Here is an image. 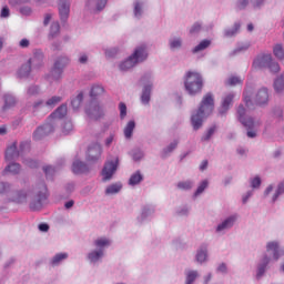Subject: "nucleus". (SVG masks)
<instances>
[{
	"mask_svg": "<svg viewBox=\"0 0 284 284\" xmlns=\"http://www.w3.org/2000/svg\"><path fill=\"white\" fill-rule=\"evenodd\" d=\"M212 112H214V95L206 93L201 101L199 110L191 116L193 130H200L203 125V119H207Z\"/></svg>",
	"mask_w": 284,
	"mask_h": 284,
	"instance_id": "f257e3e1",
	"label": "nucleus"
},
{
	"mask_svg": "<svg viewBox=\"0 0 284 284\" xmlns=\"http://www.w3.org/2000/svg\"><path fill=\"white\" fill-rule=\"evenodd\" d=\"M184 87L189 94H199L203 90V77L199 72H186Z\"/></svg>",
	"mask_w": 284,
	"mask_h": 284,
	"instance_id": "f03ea898",
	"label": "nucleus"
},
{
	"mask_svg": "<svg viewBox=\"0 0 284 284\" xmlns=\"http://www.w3.org/2000/svg\"><path fill=\"white\" fill-rule=\"evenodd\" d=\"M145 59H148V51L145 50V47H139L135 49L134 53L129 57V59L120 64V70L122 72L131 70V68H134L136 63H142Z\"/></svg>",
	"mask_w": 284,
	"mask_h": 284,
	"instance_id": "7ed1b4c3",
	"label": "nucleus"
},
{
	"mask_svg": "<svg viewBox=\"0 0 284 284\" xmlns=\"http://www.w3.org/2000/svg\"><path fill=\"white\" fill-rule=\"evenodd\" d=\"M245 106H243V104H241L237 108V116H239V121L242 123V125H244V128H246L247 130V136L248 139H255L256 136V129L261 125V122H254V120L252 118H245Z\"/></svg>",
	"mask_w": 284,
	"mask_h": 284,
	"instance_id": "20e7f679",
	"label": "nucleus"
},
{
	"mask_svg": "<svg viewBox=\"0 0 284 284\" xmlns=\"http://www.w3.org/2000/svg\"><path fill=\"white\" fill-rule=\"evenodd\" d=\"M30 151V143L22 142L20 144V151H17V142H13L6 151V161H14V159H19L21 154Z\"/></svg>",
	"mask_w": 284,
	"mask_h": 284,
	"instance_id": "39448f33",
	"label": "nucleus"
},
{
	"mask_svg": "<svg viewBox=\"0 0 284 284\" xmlns=\"http://www.w3.org/2000/svg\"><path fill=\"white\" fill-rule=\"evenodd\" d=\"M85 112L89 119H92L93 121H99V119H101L105 114V112L103 111V108H101V105L94 102H91L89 104Z\"/></svg>",
	"mask_w": 284,
	"mask_h": 284,
	"instance_id": "423d86ee",
	"label": "nucleus"
},
{
	"mask_svg": "<svg viewBox=\"0 0 284 284\" xmlns=\"http://www.w3.org/2000/svg\"><path fill=\"white\" fill-rule=\"evenodd\" d=\"M102 152H103V149L101 148V144L99 143L92 144L88 149L87 161H89V163H97V161L101 159Z\"/></svg>",
	"mask_w": 284,
	"mask_h": 284,
	"instance_id": "0eeeda50",
	"label": "nucleus"
},
{
	"mask_svg": "<svg viewBox=\"0 0 284 284\" xmlns=\"http://www.w3.org/2000/svg\"><path fill=\"white\" fill-rule=\"evenodd\" d=\"M118 165H119V158H116L114 161L106 162L104 164V168L102 170L103 181H110V179H112V176L114 175V172H116Z\"/></svg>",
	"mask_w": 284,
	"mask_h": 284,
	"instance_id": "6e6552de",
	"label": "nucleus"
},
{
	"mask_svg": "<svg viewBox=\"0 0 284 284\" xmlns=\"http://www.w3.org/2000/svg\"><path fill=\"white\" fill-rule=\"evenodd\" d=\"M54 132V126L50 123H45L41 126H39L34 132H33V139L34 141H41L44 136H48V134H52Z\"/></svg>",
	"mask_w": 284,
	"mask_h": 284,
	"instance_id": "1a4fd4ad",
	"label": "nucleus"
},
{
	"mask_svg": "<svg viewBox=\"0 0 284 284\" xmlns=\"http://www.w3.org/2000/svg\"><path fill=\"white\" fill-rule=\"evenodd\" d=\"M270 63H272V54H261L253 61V68L255 70L270 68Z\"/></svg>",
	"mask_w": 284,
	"mask_h": 284,
	"instance_id": "9d476101",
	"label": "nucleus"
},
{
	"mask_svg": "<svg viewBox=\"0 0 284 284\" xmlns=\"http://www.w3.org/2000/svg\"><path fill=\"white\" fill-rule=\"evenodd\" d=\"M29 64L33 69H39L43 65V52L40 50H36L33 55L28 60Z\"/></svg>",
	"mask_w": 284,
	"mask_h": 284,
	"instance_id": "9b49d317",
	"label": "nucleus"
},
{
	"mask_svg": "<svg viewBox=\"0 0 284 284\" xmlns=\"http://www.w3.org/2000/svg\"><path fill=\"white\" fill-rule=\"evenodd\" d=\"M59 13L61 21H67L70 16V2L68 0L59 1Z\"/></svg>",
	"mask_w": 284,
	"mask_h": 284,
	"instance_id": "f8f14e48",
	"label": "nucleus"
},
{
	"mask_svg": "<svg viewBox=\"0 0 284 284\" xmlns=\"http://www.w3.org/2000/svg\"><path fill=\"white\" fill-rule=\"evenodd\" d=\"M65 63H68L67 58H62L61 60L55 61L54 67L51 71V74L54 79H60L61 78V74L63 73V65Z\"/></svg>",
	"mask_w": 284,
	"mask_h": 284,
	"instance_id": "ddd939ff",
	"label": "nucleus"
},
{
	"mask_svg": "<svg viewBox=\"0 0 284 284\" xmlns=\"http://www.w3.org/2000/svg\"><path fill=\"white\" fill-rule=\"evenodd\" d=\"M270 101V93L267 89L262 88L255 95L256 105H265Z\"/></svg>",
	"mask_w": 284,
	"mask_h": 284,
	"instance_id": "4468645a",
	"label": "nucleus"
},
{
	"mask_svg": "<svg viewBox=\"0 0 284 284\" xmlns=\"http://www.w3.org/2000/svg\"><path fill=\"white\" fill-rule=\"evenodd\" d=\"M232 101H234V93H229L223 98L220 114H225L230 110Z\"/></svg>",
	"mask_w": 284,
	"mask_h": 284,
	"instance_id": "2eb2a0df",
	"label": "nucleus"
},
{
	"mask_svg": "<svg viewBox=\"0 0 284 284\" xmlns=\"http://www.w3.org/2000/svg\"><path fill=\"white\" fill-rule=\"evenodd\" d=\"M68 114V105H60L53 113L50 114V119H63Z\"/></svg>",
	"mask_w": 284,
	"mask_h": 284,
	"instance_id": "dca6fc26",
	"label": "nucleus"
},
{
	"mask_svg": "<svg viewBox=\"0 0 284 284\" xmlns=\"http://www.w3.org/2000/svg\"><path fill=\"white\" fill-rule=\"evenodd\" d=\"M63 99L59 95H53L52 98H50L47 102V111L50 112L52 110H54V108H57V105H59V103H61Z\"/></svg>",
	"mask_w": 284,
	"mask_h": 284,
	"instance_id": "f3484780",
	"label": "nucleus"
},
{
	"mask_svg": "<svg viewBox=\"0 0 284 284\" xmlns=\"http://www.w3.org/2000/svg\"><path fill=\"white\" fill-rule=\"evenodd\" d=\"M88 171V165L81 161H74L72 165L73 174H83Z\"/></svg>",
	"mask_w": 284,
	"mask_h": 284,
	"instance_id": "a211bd4d",
	"label": "nucleus"
},
{
	"mask_svg": "<svg viewBox=\"0 0 284 284\" xmlns=\"http://www.w3.org/2000/svg\"><path fill=\"white\" fill-rule=\"evenodd\" d=\"M32 72V67L29 64V62L21 65V68L18 71V77L20 79H27V77H30V73Z\"/></svg>",
	"mask_w": 284,
	"mask_h": 284,
	"instance_id": "6ab92c4d",
	"label": "nucleus"
},
{
	"mask_svg": "<svg viewBox=\"0 0 284 284\" xmlns=\"http://www.w3.org/2000/svg\"><path fill=\"white\" fill-rule=\"evenodd\" d=\"M234 221H236V216H231L226 219L224 222H222L220 225H217L216 231L223 232V230H230L232 225H234Z\"/></svg>",
	"mask_w": 284,
	"mask_h": 284,
	"instance_id": "aec40b11",
	"label": "nucleus"
},
{
	"mask_svg": "<svg viewBox=\"0 0 284 284\" xmlns=\"http://www.w3.org/2000/svg\"><path fill=\"white\" fill-rule=\"evenodd\" d=\"M266 251L272 252L274 261H278V242H268Z\"/></svg>",
	"mask_w": 284,
	"mask_h": 284,
	"instance_id": "412c9836",
	"label": "nucleus"
},
{
	"mask_svg": "<svg viewBox=\"0 0 284 284\" xmlns=\"http://www.w3.org/2000/svg\"><path fill=\"white\" fill-rule=\"evenodd\" d=\"M8 172L10 174H19V172H21V164L11 163V164L7 165L4 171H3V174H8Z\"/></svg>",
	"mask_w": 284,
	"mask_h": 284,
	"instance_id": "4be33fe9",
	"label": "nucleus"
},
{
	"mask_svg": "<svg viewBox=\"0 0 284 284\" xmlns=\"http://www.w3.org/2000/svg\"><path fill=\"white\" fill-rule=\"evenodd\" d=\"M32 112H48V106L43 100H39L32 104Z\"/></svg>",
	"mask_w": 284,
	"mask_h": 284,
	"instance_id": "5701e85b",
	"label": "nucleus"
},
{
	"mask_svg": "<svg viewBox=\"0 0 284 284\" xmlns=\"http://www.w3.org/2000/svg\"><path fill=\"white\" fill-rule=\"evenodd\" d=\"M134 128H136V123L134 121H129L126 126L124 128L125 139H132V133L134 132Z\"/></svg>",
	"mask_w": 284,
	"mask_h": 284,
	"instance_id": "b1692460",
	"label": "nucleus"
},
{
	"mask_svg": "<svg viewBox=\"0 0 284 284\" xmlns=\"http://www.w3.org/2000/svg\"><path fill=\"white\" fill-rule=\"evenodd\" d=\"M108 4V0H89V6H95V11L101 12Z\"/></svg>",
	"mask_w": 284,
	"mask_h": 284,
	"instance_id": "393cba45",
	"label": "nucleus"
},
{
	"mask_svg": "<svg viewBox=\"0 0 284 284\" xmlns=\"http://www.w3.org/2000/svg\"><path fill=\"white\" fill-rule=\"evenodd\" d=\"M273 54L274 57H276V59H278L280 61H283L284 59V49H283V44H275L273 47Z\"/></svg>",
	"mask_w": 284,
	"mask_h": 284,
	"instance_id": "a878e982",
	"label": "nucleus"
},
{
	"mask_svg": "<svg viewBox=\"0 0 284 284\" xmlns=\"http://www.w3.org/2000/svg\"><path fill=\"white\" fill-rule=\"evenodd\" d=\"M151 92H152V85L144 87L143 92H142V97H141L142 103H144V104L150 103Z\"/></svg>",
	"mask_w": 284,
	"mask_h": 284,
	"instance_id": "bb28decb",
	"label": "nucleus"
},
{
	"mask_svg": "<svg viewBox=\"0 0 284 284\" xmlns=\"http://www.w3.org/2000/svg\"><path fill=\"white\" fill-rule=\"evenodd\" d=\"M61 30V26L59 22H53L50 28L49 38L54 39L55 37H59V32Z\"/></svg>",
	"mask_w": 284,
	"mask_h": 284,
	"instance_id": "cd10ccee",
	"label": "nucleus"
},
{
	"mask_svg": "<svg viewBox=\"0 0 284 284\" xmlns=\"http://www.w3.org/2000/svg\"><path fill=\"white\" fill-rule=\"evenodd\" d=\"M210 40H202L195 48H193V54H196V52H202V50H206V48H210Z\"/></svg>",
	"mask_w": 284,
	"mask_h": 284,
	"instance_id": "c85d7f7f",
	"label": "nucleus"
},
{
	"mask_svg": "<svg viewBox=\"0 0 284 284\" xmlns=\"http://www.w3.org/2000/svg\"><path fill=\"white\" fill-rule=\"evenodd\" d=\"M83 103V93H79L75 98L71 100V105L73 110H79Z\"/></svg>",
	"mask_w": 284,
	"mask_h": 284,
	"instance_id": "c756f323",
	"label": "nucleus"
},
{
	"mask_svg": "<svg viewBox=\"0 0 284 284\" xmlns=\"http://www.w3.org/2000/svg\"><path fill=\"white\" fill-rule=\"evenodd\" d=\"M102 256L103 250L100 248L99 251H92L91 253H89L88 258L92 263H97V261H99V258H101Z\"/></svg>",
	"mask_w": 284,
	"mask_h": 284,
	"instance_id": "7c9ffc66",
	"label": "nucleus"
},
{
	"mask_svg": "<svg viewBox=\"0 0 284 284\" xmlns=\"http://www.w3.org/2000/svg\"><path fill=\"white\" fill-rule=\"evenodd\" d=\"M143 181V175H141V172H135L134 174L131 175L129 180L130 185H139L140 182Z\"/></svg>",
	"mask_w": 284,
	"mask_h": 284,
	"instance_id": "2f4dec72",
	"label": "nucleus"
},
{
	"mask_svg": "<svg viewBox=\"0 0 284 284\" xmlns=\"http://www.w3.org/2000/svg\"><path fill=\"white\" fill-rule=\"evenodd\" d=\"M270 263V258H267V256H265L263 258V263L260 264L258 268H257V278H261V276H263L265 274V268L267 267V264Z\"/></svg>",
	"mask_w": 284,
	"mask_h": 284,
	"instance_id": "473e14b6",
	"label": "nucleus"
},
{
	"mask_svg": "<svg viewBox=\"0 0 284 284\" xmlns=\"http://www.w3.org/2000/svg\"><path fill=\"white\" fill-rule=\"evenodd\" d=\"M103 92H105L103 87L97 84V85L92 87L90 94H91L92 99H95V97H101V94H103Z\"/></svg>",
	"mask_w": 284,
	"mask_h": 284,
	"instance_id": "72a5a7b5",
	"label": "nucleus"
},
{
	"mask_svg": "<svg viewBox=\"0 0 284 284\" xmlns=\"http://www.w3.org/2000/svg\"><path fill=\"white\" fill-rule=\"evenodd\" d=\"M14 103H17V101L14 100V97L6 95L3 110H10V108H13Z\"/></svg>",
	"mask_w": 284,
	"mask_h": 284,
	"instance_id": "f704fd0d",
	"label": "nucleus"
},
{
	"mask_svg": "<svg viewBox=\"0 0 284 284\" xmlns=\"http://www.w3.org/2000/svg\"><path fill=\"white\" fill-rule=\"evenodd\" d=\"M121 184H111L106 187L105 194H119L121 192Z\"/></svg>",
	"mask_w": 284,
	"mask_h": 284,
	"instance_id": "c9c22d12",
	"label": "nucleus"
},
{
	"mask_svg": "<svg viewBox=\"0 0 284 284\" xmlns=\"http://www.w3.org/2000/svg\"><path fill=\"white\" fill-rule=\"evenodd\" d=\"M65 258H68V253H58L52 258L51 264L52 265H59V263H61V261H65Z\"/></svg>",
	"mask_w": 284,
	"mask_h": 284,
	"instance_id": "e433bc0d",
	"label": "nucleus"
},
{
	"mask_svg": "<svg viewBox=\"0 0 284 284\" xmlns=\"http://www.w3.org/2000/svg\"><path fill=\"white\" fill-rule=\"evenodd\" d=\"M94 245L95 247H100V250H103V247H108L110 245V240L105 237H100L95 240Z\"/></svg>",
	"mask_w": 284,
	"mask_h": 284,
	"instance_id": "4c0bfd02",
	"label": "nucleus"
},
{
	"mask_svg": "<svg viewBox=\"0 0 284 284\" xmlns=\"http://www.w3.org/2000/svg\"><path fill=\"white\" fill-rule=\"evenodd\" d=\"M196 261L197 263H205L207 261V248L197 251Z\"/></svg>",
	"mask_w": 284,
	"mask_h": 284,
	"instance_id": "58836bf2",
	"label": "nucleus"
},
{
	"mask_svg": "<svg viewBox=\"0 0 284 284\" xmlns=\"http://www.w3.org/2000/svg\"><path fill=\"white\" fill-rule=\"evenodd\" d=\"M283 88H284V78L283 77L277 78L274 82L275 92H277V93L283 92Z\"/></svg>",
	"mask_w": 284,
	"mask_h": 284,
	"instance_id": "ea45409f",
	"label": "nucleus"
},
{
	"mask_svg": "<svg viewBox=\"0 0 284 284\" xmlns=\"http://www.w3.org/2000/svg\"><path fill=\"white\" fill-rule=\"evenodd\" d=\"M268 70L270 72H273L274 74H276V72H281V65H278V62L274 61V59L271 58Z\"/></svg>",
	"mask_w": 284,
	"mask_h": 284,
	"instance_id": "a19ab883",
	"label": "nucleus"
},
{
	"mask_svg": "<svg viewBox=\"0 0 284 284\" xmlns=\"http://www.w3.org/2000/svg\"><path fill=\"white\" fill-rule=\"evenodd\" d=\"M199 277V272L189 271L186 274V284H192Z\"/></svg>",
	"mask_w": 284,
	"mask_h": 284,
	"instance_id": "79ce46f5",
	"label": "nucleus"
},
{
	"mask_svg": "<svg viewBox=\"0 0 284 284\" xmlns=\"http://www.w3.org/2000/svg\"><path fill=\"white\" fill-rule=\"evenodd\" d=\"M209 183L207 180H204L197 187V190L195 191V196H199V194H203V192H205V189L207 187Z\"/></svg>",
	"mask_w": 284,
	"mask_h": 284,
	"instance_id": "37998d69",
	"label": "nucleus"
},
{
	"mask_svg": "<svg viewBox=\"0 0 284 284\" xmlns=\"http://www.w3.org/2000/svg\"><path fill=\"white\" fill-rule=\"evenodd\" d=\"M178 189L179 190H192V182L191 181L179 182Z\"/></svg>",
	"mask_w": 284,
	"mask_h": 284,
	"instance_id": "c03bdc74",
	"label": "nucleus"
},
{
	"mask_svg": "<svg viewBox=\"0 0 284 284\" xmlns=\"http://www.w3.org/2000/svg\"><path fill=\"white\" fill-rule=\"evenodd\" d=\"M281 194H284V182H281L277 186L276 193L273 196V201H276Z\"/></svg>",
	"mask_w": 284,
	"mask_h": 284,
	"instance_id": "a18cd8bd",
	"label": "nucleus"
},
{
	"mask_svg": "<svg viewBox=\"0 0 284 284\" xmlns=\"http://www.w3.org/2000/svg\"><path fill=\"white\" fill-rule=\"evenodd\" d=\"M240 83H243V80H241L239 77H231L227 80V85H240Z\"/></svg>",
	"mask_w": 284,
	"mask_h": 284,
	"instance_id": "49530a36",
	"label": "nucleus"
},
{
	"mask_svg": "<svg viewBox=\"0 0 284 284\" xmlns=\"http://www.w3.org/2000/svg\"><path fill=\"white\" fill-rule=\"evenodd\" d=\"M119 108H120V119H125V116L128 115V106L125 105V103L121 102Z\"/></svg>",
	"mask_w": 284,
	"mask_h": 284,
	"instance_id": "de8ad7c7",
	"label": "nucleus"
},
{
	"mask_svg": "<svg viewBox=\"0 0 284 284\" xmlns=\"http://www.w3.org/2000/svg\"><path fill=\"white\" fill-rule=\"evenodd\" d=\"M182 42H181V38L174 39L170 41V48L171 50H176V48H181Z\"/></svg>",
	"mask_w": 284,
	"mask_h": 284,
	"instance_id": "09e8293b",
	"label": "nucleus"
},
{
	"mask_svg": "<svg viewBox=\"0 0 284 284\" xmlns=\"http://www.w3.org/2000/svg\"><path fill=\"white\" fill-rule=\"evenodd\" d=\"M216 132V126H211L207 133L202 138V141H210L212 139V134Z\"/></svg>",
	"mask_w": 284,
	"mask_h": 284,
	"instance_id": "8fccbe9b",
	"label": "nucleus"
},
{
	"mask_svg": "<svg viewBox=\"0 0 284 284\" xmlns=\"http://www.w3.org/2000/svg\"><path fill=\"white\" fill-rule=\"evenodd\" d=\"M28 97H37V94H39V87L33 85L30 87L27 91Z\"/></svg>",
	"mask_w": 284,
	"mask_h": 284,
	"instance_id": "3c124183",
	"label": "nucleus"
},
{
	"mask_svg": "<svg viewBox=\"0 0 284 284\" xmlns=\"http://www.w3.org/2000/svg\"><path fill=\"white\" fill-rule=\"evenodd\" d=\"M142 12H143V7L141 6V2H136L134 4V16L141 17Z\"/></svg>",
	"mask_w": 284,
	"mask_h": 284,
	"instance_id": "603ef678",
	"label": "nucleus"
},
{
	"mask_svg": "<svg viewBox=\"0 0 284 284\" xmlns=\"http://www.w3.org/2000/svg\"><path fill=\"white\" fill-rule=\"evenodd\" d=\"M24 165H27V168H38L39 163L34 160H23Z\"/></svg>",
	"mask_w": 284,
	"mask_h": 284,
	"instance_id": "864d4df0",
	"label": "nucleus"
},
{
	"mask_svg": "<svg viewBox=\"0 0 284 284\" xmlns=\"http://www.w3.org/2000/svg\"><path fill=\"white\" fill-rule=\"evenodd\" d=\"M201 32V24L200 23H195L192 26V28L190 29V34H196Z\"/></svg>",
	"mask_w": 284,
	"mask_h": 284,
	"instance_id": "5fc2aeb1",
	"label": "nucleus"
},
{
	"mask_svg": "<svg viewBox=\"0 0 284 284\" xmlns=\"http://www.w3.org/2000/svg\"><path fill=\"white\" fill-rule=\"evenodd\" d=\"M64 134L72 132V122H65L62 129Z\"/></svg>",
	"mask_w": 284,
	"mask_h": 284,
	"instance_id": "6e6d98bb",
	"label": "nucleus"
},
{
	"mask_svg": "<svg viewBox=\"0 0 284 284\" xmlns=\"http://www.w3.org/2000/svg\"><path fill=\"white\" fill-rule=\"evenodd\" d=\"M244 103L248 110H252V100L247 97V92H244Z\"/></svg>",
	"mask_w": 284,
	"mask_h": 284,
	"instance_id": "4d7b16f0",
	"label": "nucleus"
},
{
	"mask_svg": "<svg viewBox=\"0 0 284 284\" xmlns=\"http://www.w3.org/2000/svg\"><path fill=\"white\" fill-rule=\"evenodd\" d=\"M0 17L2 19H6V18L10 17V9L8 7H3L2 10H1Z\"/></svg>",
	"mask_w": 284,
	"mask_h": 284,
	"instance_id": "13d9d810",
	"label": "nucleus"
},
{
	"mask_svg": "<svg viewBox=\"0 0 284 284\" xmlns=\"http://www.w3.org/2000/svg\"><path fill=\"white\" fill-rule=\"evenodd\" d=\"M252 187H261V178L256 176L251 181Z\"/></svg>",
	"mask_w": 284,
	"mask_h": 284,
	"instance_id": "bf43d9fd",
	"label": "nucleus"
},
{
	"mask_svg": "<svg viewBox=\"0 0 284 284\" xmlns=\"http://www.w3.org/2000/svg\"><path fill=\"white\" fill-rule=\"evenodd\" d=\"M250 3V0H240L239 2H237V8L240 9V10H243L244 8H247V4Z\"/></svg>",
	"mask_w": 284,
	"mask_h": 284,
	"instance_id": "052dcab7",
	"label": "nucleus"
},
{
	"mask_svg": "<svg viewBox=\"0 0 284 284\" xmlns=\"http://www.w3.org/2000/svg\"><path fill=\"white\" fill-rule=\"evenodd\" d=\"M43 172H44L45 176L48 178L49 174H53L54 173V168H52V166H44L43 168Z\"/></svg>",
	"mask_w": 284,
	"mask_h": 284,
	"instance_id": "680f3d73",
	"label": "nucleus"
},
{
	"mask_svg": "<svg viewBox=\"0 0 284 284\" xmlns=\"http://www.w3.org/2000/svg\"><path fill=\"white\" fill-rule=\"evenodd\" d=\"M19 45L20 48H28L30 45V40L28 39H22L20 42H19Z\"/></svg>",
	"mask_w": 284,
	"mask_h": 284,
	"instance_id": "e2e57ef3",
	"label": "nucleus"
},
{
	"mask_svg": "<svg viewBox=\"0 0 284 284\" xmlns=\"http://www.w3.org/2000/svg\"><path fill=\"white\" fill-rule=\"evenodd\" d=\"M116 49H111L105 51V57H115L116 55Z\"/></svg>",
	"mask_w": 284,
	"mask_h": 284,
	"instance_id": "0e129e2a",
	"label": "nucleus"
},
{
	"mask_svg": "<svg viewBox=\"0 0 284 284\" xmlns=\"http://www.w3.org/2000/svg\"><path fill=\"white\" fill-rule=\"evenodd\" d=\"M39 230L40 232H48V230H50V226L45 223H41L39 224Z\"/></svg>",
	"mask_w": 284,
	"mask_h": 284,
	"instance_id": "69168bd1",
	"label": "nucleus"
},
{
	"mask_svg": "<svg viewBox=\"0 0 284 284\" xmlns=\"http://www.w3.org/2000/svg\"><path fill=\"white\" fill-rule=\"evenodd\" d=\"M50 21H52V14L47 13V14L44 16L43 24H44V26H48V23H50Z\"/></svg>",
	"mask_w": 284,
	"mask_h": 284,
	"instance_id": "338daca9",
	"label": "nucleus"
},
{
	"mask_svg": "<svg viewBox=\"0 0 284 284\" xmlns=\"http://www.w3.org/2000/svg\"><path fill=\"white\" fill-rule=\"evenodd\" d=\"M176 145H179V142H178V141L172 142V143L169 145V148H168L169 152H172L173 150H175Z\"/></svg>",
	"mask_w": 284,
	"mask_h": 284,
	"instance_id": "774afa93",
	"label": "nucleus"
}]
</instances>
